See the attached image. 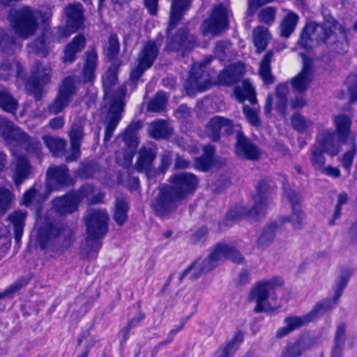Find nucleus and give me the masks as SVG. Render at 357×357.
<instances>
[{"label": "nucleus", "instance_id": "obj_1", "mask_svg": "<svg viewBox=\"0 0 357 357\" xmlns=\"http://www.w3.org/2000/svg\"><path fill=\"white\" fill-rule=\"evenodd\" d=\"M159 54V47L153 40L146 42L139 51L134 67L132 68L130 79L126 85L120 86L115 96L110 100V106L104 120L105 135L104 142H109L121 119L123 111L124 96L126 86H130L131 89L137 86V81L144 73L149 69L155 61Z\"/></svg>", "mask_w": 357, "mask_h": 357}, {"label": "nucleus", "instance_id": "obj_2", "mask_svg": "<svg viewBox=\"0 0 357 357\" xmlns=\"http://www.w3.org/2000/svg\"><path fill=\"white\" fill-rule=\"evenodd\" d=\"M212 59L208 58L199 63H195L190 70V76L185 82V87L192 91H204L213 83L231 86L235 84L243 74V66L239 63L231 64L220 71L217 80L214 81L215 72L206 70Z\"/></svg>", "mask_w": 357, "mask_h": 357}, {"label": "nucleus", "instance_id": "obj_3", "mask_svg": "<svg viewBox=\"0 0 357 357\" xmlns=\"http://www.w3.org/2000/svg\"><path fill=\"white\" fill-rule=\"evenodd\" d=\"M192 0H172L169 26L167 27V38L166 50L170 52H181L183 55L185 52L190 51L196 45L195 36L189 33L186 27L178 30L175 35L172 31L181 20L184 13L188 9Z\"/></svg>", "mask_w": 357, "mask_h": 357}, {"label": "nucleus", "instance_id": "obj_4", "mask_svg": "<svg viewBox=\"0 0 357 357\" xmlns=\"http://www.w3.org/2000/svg\"><path fill=\"white\" fill-rule=\"evenodd\" d=\"M72 230L55 221L40 220L36 241L40 249H49L58 255L63 253L73 244Z\"/></svg>", "mask_w": 357, "mask_h": 357}, {"label": "nucleus", "instance_id": "obj_5", "mask_svg": "<svg viewBox=\"0 0 357 357\" xmlns=\"http://www.w3.org/2000/svg\"><path fill=\"white\" fill-rule=\"evenodd\" d=\"M108 220L109 216L106 211L100 209H90L84 218L87 237L82 252L87 259H93L96 257L97 252L102 245L99 239L108 231Z\"/></svg>", "mask_w": 357, "mask_h": 357}, {"label": "nucleus", "instance_id": "obj_6", "mask_svg": "<svg viewBox=\"0 0 357 357\" xmlns=\"http://www.w3.org/2000/svg\"><path fill=\"white\" fill-rule=\"evenodd\" d=\"M8 20L15 34L22 39L33 36L38 27L34 11L29 6L10 9Z\"/></svg>", "mask_w": 357, "mask_h": 357}, {"label": "nucleus", "instance_id": "obj_7", "mask_svg": "<svg viewBox=\"0 0 357 357\" xmlns=\"http://www.w3.org/2000/svg\"><path fill=\"white\" fill-rule=\"evenodd\" d=\"M256 190L257 192L253 197L254 206L250 210L242 206H237L231 209L227 215L228 220H238L246 214H249L253 218H258L264 215L266 207L270 204V186L265 181H260L256 187Z\"/></svg>", "mask_w": 357, "mask_h": 357}, {"label": "nucleus", "instance_id": "obj_8", "mask_svg": "<svg viewBox=\"0 0 357 357\" xmlns=\"http://www.w3.org/2000/svg\"><path fill=\"white\" fill-rule=\"evenodd\" d=\"M334 29H336V25L307 24L301 34L299 44L305 49H310L321 42L326 43H334L332 40V38L335 37Z\"/></svg>", "mask_w": 357, "mask_h": 357}, {"label": "nucleus", "instance_id": "obj_9", "mask_svg": "<svg viewBox=\"0 0 357 357\" xmlns=\"http://www.w3.org/2000/svg\"><path fill=\"white\" fill-rule=\"evenodd\" d=\"M282 284L283 281L279 278H272L257 282L252 288L249 296L250 301L257 303L254 309L255 312L260 313L262 312H271L275 311L278 307H273L265 303V301L276 287H280Z\"/></svg>", "mask_w": 357, "mask_h": 357}, {"label": "nucleus", "instance_id": "obj_10", "mask_svg": "<svg viewBox=\"0 0 357 357\" xmlns=\"http://www.w3.org/2000/svg\"><path fill=\"white\" fill-rule=\"evenodd\" d=\"M181 200L174 194L167 184L158 187V193L151 204V208L156 215L167 218L178 206Z\"/></svg>", "mask_w": 357, "mask_h": 357}, {"label": "nucleus", "instance_id": "obj_11", "mask_svg": "<svg viewBox=\"0 0 357 357\" xmlns=\"http://www.w3.org/2000/svg\"><path fill=\"white\" fill-rule=\"evenodd\" d=\"M222 253H220L218 245L215 247L208 257L202 261L196 260L186 269H185L179 277V280L182 281L184 278L190 275V279L192 281L199 278L202 275L206 274L213 271L222 261Z\"/></svg>", "mask_w": 357, "mask_h": 357}, {"label": "nucleus", "instance_id": "obj_12", "mask_svg": "<svg viewBox=\"0 0 357 357\" xmlns=\"http://www.w3.org/2000/svg\"><path fill=\"white\" fill-rule=\"evenodd\" d=\"M75 83L76 78L74 76H68L63 79L55 98L47 107L50 114H58L69 105L73 96L77 92Z\"/></svg>", "mask_w": 357, "mask_h": 357}, {"label": "nucleus", "instance_id": "obj_13", "mask_svg": "<svg viewBox=\"0 0 357 357\" xmlns=\"http://www.w3.org/2000/svg\"><path fill=\"white\" fill-rule=\"evenodd\" d=\"M50 71L49 66H43L40 62H37L31 69L30 77L26 82V91L37 101L40 100L45 93L43 85L49 82Z\"/></svg>", "mask_w": 357, "mask_h": 357}, {"label": "nucleus", "instance_id": "obj_14", "mask_svg": "<svg viewBox=\"0 0 357 357\" xmlns=\"http://www.w3.org/2000/svg\"><path fill=\"white\" fill-rule=\"evenodd\" d=\"M228 28V11L220 3L215 6L209 17L205 20L201 25V31L204 36L219 35Z\"/></svg>", "mask_w": 357, "mask_h": 357}, {"label": "nucleus", "instance_id": "obj_15", "mask_svg": "<svg viewBox=\"0 0 357 357\" xmlns=\"http://www.w3.org/2000/svg\"><path fill=\"white\" fill-rule=\"evenodd\" d=\"M169 182L171 183L169 185V188L182 200L189 194L194 192L198 185L199 179L193 174L181 172L172 174L169 178Z\"/></svg>", "mask_w": 357, "mask_h": 357}, {"label": "nucleus", "instance_id": "obj_16", "mask_svg": "<svg viewBox=\"0 0 357 357\" xmlns=\"http://www.w3.org/2000/svg\"><path fill=\"white\" fill-rule=\"evenodd\" d=\"M283 190L284 195L287 197L291 206V214L289 218L284 221L291 222L294 229H299L302 227V222L305 218L301 207V197L287 183H283Z\"/></svg>", "mask_w": 357, "mask_h": 357}, {"label": "nucleus", "instance_id": "obj_17", "mask_svg": "<svg viewBox=\"0 0 357 357\" xmlns=\"http://www.w3.org/2000/svg\"><path fill=\"white\" fill-rule=\"evenodd\" d=\"M328 303L326 304H317L307 314L303 317L291 316L284 319V324L291 331H293L310 322L319 319L326 312L330 311Z\"/></svg>", "mask_w": 357, "mask_h": 357}, {"label": "nucleus", "instance_id": "obj_18", "mask_svg": "<svg viewBox=\"0 0 357 357\" xmlns=\"http://www.w3.org/2000/svg\"><path fill=\"white\" fill-rule=\"evenodd\" d=\"M73 180L69 171L65 165L54 166L47 171V185L52 190H57L61 188L69 185Z\"/></svg>", "mask_w": 357, "mask_h": 357}, {"label": "nucleus", "instance_id": "obj_19", "mask_svg": "<svg viewBox=\"0 0 357 357\" xmlns=\"http://www.w3.org/2000/svg\"><path fill=\"white\" fill-rule=\"evenodd\" d=\"M236 137L235 153L238 157L249 160H257L260 158L259 149L241 130L237 131Z\"/></svg>", "mask_w": 357, "mask_h": 357}, {"label": "nucleus", "instance_id": "obj_20", "mask_svg": "<svg viewBox=\"0 0 357 357\" xmlns=\"http://www.w3.org/2000/svg\"><path fill=\"white\" fill-rule=\"evenodd\" d=\"M157 148L154 145L143 146L138 152L135 168L138 172H144L148 177L154 176L155 171L152 169L156 157Z\"/></svg>", "mask_w": 357, "mask_h": 357}, {"label": "nucleus", "instance_id": "obj_21", "mask_svg": "<svg viewBox=\"0 0 357 357\" xmlns=\"http://www.w3.org/2000/svg\"><path fill=\"white\" fill-rule=\"evenodd\" d=\"M234 128L235 126L230 119L220 116L211 118L206 126L208 137L214 142L220 139L221 133L225 135H231Z\"/></svg>", "mask_w": 357, "mask_h": 357}, {"label": "nucleus", "instance_id": "obj_22", "mask_svg": "<svg viewBox=\"0 0 357 357\" xmlns=\"http://www.w3.org/2000/svg\"><path fill=\"white\" fill-rule=\"evenodd\" d=\"M288 91L289 89L287 84L282 83L278 84L275 91V98L271 93H269L267 96L264 107L265 114H269L271 112L272 105L275 103V109L279 113L284 114L287 108Z\"/></svg>", "mask_w": 357, "mask_h": 357}, {"label": "nucleus", "instance_id": "obj_23", "mask_svg": "<svg viewBox=\"0 0 357 357\" xmlns=\"http://www.w3.org/2000/svg\"><path fill=\"white\" fill-rule=\"evenodd\" d=\"M335 132L340 142L346 143L354 142L356 133L351 130L352 117L350 115L340 114L333 117Z\"/></svg>", "mask_w": 357, "mask_h": 357}, {"label": "nucleus", "instance_id": "obj_24", "mask_svg": "<svg viewBox=\"0 0 357 357\" xmlns=\"http://www.w3.org/2000/svg\"><path fill=\"white\" fill-rule=\"evenodd\" d=\"M78 204L86 200L88 205L98 204L102 202L105 193L96 190L93 185L84 184L76 191L73 192Z\"/></svg>", "mask_w": 357, "mask_h": 357}, {"label": "nucleus", "instance_id": "obj_25", "mask_svg": "<svg viewBox=\"0 0 357 357\" xmlns=\"http://www.w3.org/2000/svg\"><path fill=\"white\" fill-rule=\"evenodd\" d=\"M313 79L311 61L304 59L301 71L291 79V86L298 92H304Z\"/></svg>", "mask_w": 357, "mask_h": 357}, {"label": "nucleus", "instance_id": "obj_26", "mask_svg": "<svg viewBox=\"0 0 357 357\" xmlns=\"http://www.w3.org/2000/svg\"><path fill=\"white\" fill-rule=\"evenodd\" d=\"M314 146L333 156L340 151V145L335 140V134L329 130H324L317 136Z\"/></svg>", "mask_w": 357, "mask_h": 357}, {"label": "nucleus", "instance_id": "obj_27", "mask_svg": "<svg viewBox=\"0 0 357 357\" xmlns=\"http://www.w3.org/2000/svg\"><path fill=\"white\" fill-rule=\"evenodd\" d=\"M78 206L73 192L58 197L52 201V208L56 213L62 215L75 212L77 210Z\"/></svg>", "mask_w": 357, "mask_h": 357}, {"label": "nucleus", "instance_id": "obj_28", "mask_svg": "<svg viewBox=\"0 0 357 357\" xmlns=\"http://www.w3.org/2000/svg\"><path fill=\"white\" fill-rule=\"evenodd\" d=\"M17 137L18 139L11 148L13 155H16L15 146H21L28 153L36 155L38 157L40 156L42 145L37 138L30 137L24 131Z\"/></svg>", "mask_w": 357, "mask_h": 357}, {"label": "nucleus", "instance_id": "obj_29", "mask_svg": "<svg viewBox=\"0 0 357 357\" xmlns=\"http://www.w3.org/2000/svg\"><path fill=\"white\" fill-rule=\"evenodd\" d=\"M83 8L79 3L69 4L65 8V13L67 17V26L75 31L79 29L83 22Z\"/></svg>", "mask_w": 357, "mask_h": 357}, {"label": "nucleus", "instance_id": "obj_30", "mask_svg": "<svg viewBox=\"0 0 357 357\" xmlns=\"http://www.w3.org/2000/svg\"><path fill=\"white\" fill-rule=\"evenodd\" d=\"M351 275V271L347 268H342L340 275L336 280V288L335 294L332 299L325 300L318 304H326L328 303L330 305V310H333L337 304L338 300L341 297L344 288L347 287V283Z\"/></svg>", "mask_w": 357, "mask_h": 357}, {"label": "nucleus", "instance_id": "obj_31", "mask_svg": "<svg viewBox=\"0 0 357 357\" xmlns=\"http://www.w3.org/2000/svg\"><path fill=\"white\" fill-rule=\"evenodd\" d=\"M0 131L3 139L10 146L15 144L18 134L22 132V130L15 126L12 121L2 116H0Z\"/></svg>", "mask_w": 357, "mask_h": 357}, {"label": "nucleus", "instance_id": "obj_32", "mask_svg": "<svg viewBox=\"0 0 357 357\" xmlns=\"http://www.w3.org/2000/svg\"><path fill=\"white\" fill-rule=\"evenodd\" d=\"M27 213L25 211L18 210L10 213L7 220L13 225L14 228V238L17 244L21 242V238L23 234L24 221Z\"/></svg>", "mask_w": 357, "mask_h": 357}, {"label": "nucleus", "instance_id": "obj_33", "mask_svg": "<svg viewBox=\"0 0 357 357\" xmlns=\"http://www.w3.org/2000/svg\"><path fill=\"white\" fill-rule=\"evenodd\" d=\"M274 56L273 50L268 51L263 56L259 63V75L265 84H273L275 82L271 73V63Z\"/></svg>", "mask_w": 357, "mask_h": 357}, {"label": "nucleus", "instance_id": "obj_34", "mask_svg": "<svg viewBox=\"0 0 357 357\" xmlns=\"http://www.w3.org/2000/svg\"><path fill=\"white\" fill-rule=\"evenodd\" d=\"M282 225V222H273L264 227L257 240L258 247H268L274 241L276 232Z\"/></svg>", "mask_w": 357, "mask_h": 357}, {"label": "nucleus", "instance_id": "obj_35", "mask_svg": "<svg viewBox=\"0 0 357 357\" xmlns=\"http://www.w3.org/2000/svg\"><path fill=\"white\" fill-rule=\"evenodd\" d=\"M173 133V128L164 120L152 122L149 126V135L155 139H166Z\"/></svg>", "mask_w": 357, "mask_h": 357}, {"label": "nucleus", "instance_id": "obj_36", "mask_svg": "<svg viewBox=\"0 0 357 357\" xmlns=\"http://www.w3.org/2000/svg\"><path fill=\"white\" fill-rule=\"evenodd\" d=\"M311 347L310 339L307 337L299 338L294 343L287 347L283 352L282 357H298Z\"/></svg>", "mask_w": 357, "mask_h": 357}, {"label": "nucleus", "instance_id": "obj_37", "mask_svg": "<svg viewBox=\"0 0 357 357\" xmlns=\"http://www.w3.org/2000/svg\"><path fill=\"white\" fill-rule=\"evenodd\" d=\"M85 46V38L79 35L73 38L64 50L63 62L72 63L75 59V54Z\"/></svg>", "mask_w": 357, "mask_h": 357}, {"label": "nucleus", "instance_id": "obj_38", "mask_svg": "<svg viewBox=\"0 0 357 357\" xmlns=\"http://www.w3.org/2000/svg\"><path fill=\"white\" fill-rule=\"evenodd\" d=\"M243 341V333H236L229 342L221 346L218 351L217 357H232Z\"/></svg>", "mask_w": 357, "mask_h": 357}, {"label": "nucleus", "instance_id": "obj_39", "mask_svg": "<svg viewBox=\"0 0 357 357\" xmlns=\"http://www.w3.org/2000/svg\"><path fill=\"white\" fill-rule=\"evenodd\" d=\"M299 20L298 15L293 11H288L280 24V36L287 38L294 32Z\"/></svg>", "mask_w": 357, "mask_h": 357}, {"label": "nucleus", "instance_id": "obj_40", "mask_svg": "<svg viewBox=\"0 0 357 357\" xmlns=\"http://www.w3.org/2000/svg\"><path fill=\"white\" fill-rule=\"evenodd\" d=\"M253 43L257 48V52L261 53L266 48L271 39V34L268 29L258 26L253 30Z\"/></svg>", "mask_w": 357, "mask_h": 357}, {"label": "nucleus", "instance_id": "obj_41", "mask_svg": "<svg viewBox=\"0 0 357 357\" xmlns=\"http://www.w3.org/2000/svg\"><path fill=\"white\" fill-rule=\"evenodd\" d=\"M119 66L120 63L114 61L102 77V84L105 98L109 96L112 86L116 84Z\"/></svg>", "mask_w": 357, "mask_h": 357}, {"label": "nucleus", "instance_id": "obj_42", "mask_svg": "<svg viewBox=\"0 0 357 357\" xmlns=\"http://www.w3.org/2000/svg\"><path fill=\"white\" fill-rule=\"evenodd\" d=\"M22 67L20 64L12 58L3 59L0 62V79L6 80L12 75L13 72L16 73V75L20 77L21 75Z\"/></svg>", "mask_w": 357, "mask_h": 357}, {"label": "nucleus", "instance_id": "obj_43", "mask_svg": "<svg viewBox=\"0 0 357 357\" xmlns=\"http://www.w3.org/2000/svg\"><path fill=\"white\" fill-rule=\"evenodd\" d=\"M29 164L24 157L16 155V167L13 180L17 185H20L27 178L29 174Z\"/></svg>", "mask_w": 357, "mask_h": 357}, {"label": "nucleus", "instance_id": "obj_44", "mask_svg": "<svg viewBox=\"0 0 357 357\" xmlns=\"http://www.w3.org/2000/svg\"><path fill=\"white\" fill-rule=\"evenodd\" d=\"M84 121L81 117L75 119L69 132L70 145L72 146H80L84 137Z\"/></svg>", "mask_w": 357, "mask_h": 357}, {"label": "nucleus", "instance_id": "obj_45", "mask_svg": "<svg viewBox=\"0 0 357 357\" xmlns=\"http://www.w3.org/2000/svg\"><path fill=\"white\" fill-rule=\"evenodd\" d=\"M128 209V203L125 199H116L113 219L118 225L122 226L127 220Z\"/></svg>", "mask_w": 357, "mask_h": 357}, {"label": "nucleus", "instance_id": "obj_46", "mask_svg": "<svg viewBox=\"0 0 357 357\" xmlns=\"http://www.w3.org/2000/svg\"><path fill=\"white\" fill-rule=\"evenodd\" d=\"M97 54L94 51L86 52V60L83 70L85 82H91L94 78V71L96 68Z\"/></svg>", "mask_w": 357, "mask_h": 357}, {"label": "nucleus", "instance_id": "obj_47", "mask_svg": "<svg viewBox=\"0 0 357 357\" xmlns=\"http://www.w3.org/2000/svg\"><path fill=\"white\" fill-rule=\"evenodd\" d=\"M15 195L6 188H0V217L5 215L13 206Z\"/></svg>", "mask_w": 357, "mask_h": 357}, {"label": "nucleus", "instance_id": "obj_48", "mask_svg": "<svg viewBox=\"0 0 357 357\" xmlns=\"http://www.w3.org/2000/svg\"><path fill=\"white\" fill-rule=\"evenodd\" d=\"M45 146L55 155L59 156L66 146V141L59 137L45 135L43 137Z\"/></svg>", "mask_w": 357, "mask_h": 357}, {"label": "nucleus", "instance_id": "obj_49", "mask_svg": "<svg viewBox=\"0 0 357 357\" xmlns=\"http://www.w3.org/2000/svg\"><path fill=\"white\" fill-rule=\"evenodd\" d=\"M15 36H10L3 29H0V50L6 54H12L15 51Z\"/></svg>", "mask_w": 357, "mask_h": 357}, {"label": "nucleus", "instance_id": "obj_50", "mask_svg": "<svg viewBox=\"0 0 357 357\" xmlns=\"http://www.w3.org/2000/svg\"><path fill=\"white\" fill-rule=\"evenodd\" d=\"M335 37L332 38L334 43H328L331 45V50L338 54L344 53L347 51V44L344 42L345 33L341 27L334 29Z\"/></svg>", "mask_w": 357, "mask_h": 357}, {"label": "nucleus", "instance_id": "obj_51", "mask_svg": "<svg viewBox=\"0 0 357 357\" xmlns=\"http://www.w3.org/2000/svg\"><path fill=\"white\" fill-rule=\"evenodd\" d=\"M346 332V325L342 323L340 324L337 328L335 337V345L332 351V356L333 357H341L342 349L344 342Z\"/></svg>", "mask_w": 357, "mask_h": 357}, {"label": "nucleus", "instance_id": "obj_52", "mask_svg": "<svg viewBox=\"0 0 357 357\" xmlns=\"http://www.w3.org/2000/svg\"><path fill=\"white\" fill-rule=\"evenodd\" d=\"M220 253H222V261L227 258L234 263L242 264L244 261L243 257L234 248L228 245L218 244Z\"/></svg>", "mask_w": 357, "mask_h": 357}, {"label": "nucleus", "instance_id": "obj_53", "mask_svg": "<svg viewBox=\"0 0 357 357\" xmlns=\"http://www.w3.org/2000/svg\"><path fill=\"white\" fill-rule=\"evenodd\" d=\"M0 107L4 111L14 113L18 107L17 101L6 91H0Z\"/></svg>", "mask_w": 357, "mask_h": 357}, {"label": "nucleus", "instance_id": "obj_54", "mask_svg": "<svg viewBox=\"0 0 357 357\" xmlns=\"http://www.w3.org/2000/svg\"><path fill=\"white\" fill-rule=\"evenodd\" d=\"M167 102V96L163 92H159L149 101L147 109L151 112H160L165 109Z\"/></svg>", "mask_w": 357, "mask_h": 357}, {"label": "nucleus", "instance_id": "obj_55", "mask_svg": "<svg viewBox=\"0 0 357 357\" xmlns=\"http://www.w3.org/2000/svg\"><path fill=\"white\" fill-rule=\"evenodd\" d=\"M236 95L238 100L241 102L244 101L245 99L248 100L252 105H254L257 102L254 89L248 82H243L241 89L236 90Z\"/></svg>", "mask_w": 357, "mask_h": 357}, {"label": "nucleus", "instance_id": "obj_56", "mask_svg": "<svg viewBox=\"0 0 357 357\" xmlns=\"http://www.w3.org/2000/svg\"><path fill=\"white\" fill-rule=\"evenodd\" d=\"M293 128L299 132H303L313 126V122L299 113H295L291 119Z\"/></svg>", "mask_w": 357, "mask_h": 357}, {"label": "nucleus", "instance_id": "obj_57", "mask_svg": "<svg viewBox=\"0 0 357 357\" xmlns=\"http://www.w3.org/2000/svg\"><path fill=\"white\" fill-rule=\"evenodd\" d=\"M28 280L24 278H21L17 280L13 284L7 287L3 291L0 292V301L7 298H12L16 292L23 287L26 286Z\"/></svg>", "mask_w": 357, "mask_h": 357}, {"label": "nucleus", "instance_id": "obj_58", "mask_svg": "<svg viewBox=\"0 0 357 357\" xmlns=\"http://www.w3.org/2000/svg\"><path fill=\"white\" fill-rule=\"evenodd\" d=\"M324 153H325L324 151L316 146H314L312 151V156L310 158L312 165L315 169L319 172L325 167L326 159L324 155Z\"/></svg>", "mask_w": 357, "mask_h": 357}, {"label": "nucleus", "instance_id": "obj_59", "mask_svg": "<svg viewBox=\"0 0 357 357\" xmlns=\"http://www.w3.org/2000/svg\"><path fill=\"white\" fill-rule=\"evenodd\" d=\"M119 43L116 35L110 36L108 40V45L105 50V54L110 60H115L119 52Z\"/></svg>", "mask_w": 357, "mask_h": 357}, {"label": "nucleus", "instance_id": "obj_60", "mask_svg": "<svg viewBox=\"0 0 357 357\" xmlns=\"http://www.w3.org/2000/svg\"><path fill=\"white\" fill-rule=\"evenodd\" d=\"M351 148L344 153L340 160L342 167L347 170L348 174L350 173V169L357 150V145L355 142H351Z\"/></svg>", "mask_w": 357, "mask_h": 357}, {"label": "nucleus", "instance_id": "obj_61", "mask_svg": "<svg viewBox=\"0 0 357 357\" xmlns=\"http://www.w3.org/2000/svg\"><path fill=\"white\" fill-rule=\"evenodd\" d=\"M133 149H122L116 153V162L121 166L128 167L132 160L133 158Z\"/></svg>", "mask_w": 357, "mask_h": 357}, {"label": "nucleus", "instance_id": "obj_62", "mask_svg": "<svg viewBox=\"0 0 357 357\" xmlns=\"http://www.w3.org/2000/svg\"><path fill=\"white\" fill-rule=\"evenodd\" d=\"M276 9L274 7L268 6L260 10L258 15L259 21L271 25L275 19Z\"/></svg>", "mask_w": 357, "mask_h": 357}, {"label": "nucleus", "instance_id": "obj_63", "mask_svg": "<svg viewBox=\"0 0 357 357\" xmlns=\"http://www.w3.org/2000/svg\"><path fill=\"white\" fill-rule=\"evenodd\" d=\"M231 43L228 41L220 40L215 47V54L220 60L225 59L229 54Z\"/></svg>", "mask_w": 357, "mask_h": 357}, {"label": "nucleus", "instance_id": "obj_64", "mask_svg": "<svg viewBox=\"0 0 357 357\" xmlns=\"http://www.w3.org/2000/svg\"><path fill=\"white\" fill-rule=\"evenodd\" d=\"M97 170L98 167L96 164L89 162L83 165V167L79 170L78 174L82 178L86 179L93 176Z\"/></svg>", "mask_w": 357, "mask_h": 357}]
</instances>
